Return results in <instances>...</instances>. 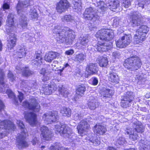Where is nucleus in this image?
I'll use <instances>...</instances> for the list:
<instances>
[{"instance_id":"nucleus-16","label":"nucleus","mask_w":150,"mask_h":150,"mask_svg":"<svg viewBox=\"0 0 150 150\" xmlns=\"http://www.w3.org/2000/svg\"><path fill=\"white\" fill-rule=\"evenodd\" d=\"M28 82L27 81H22L21 83V86L23 87V90L25 94H28L30 93L32 90L33 91H35V89L36 88V84L35 83L34 84L29 83L28 84Z\"/></svg>"},{"instance_id":"nucleus-62","label":"nucleus","mask_w":150,"mask_h":150,"mask_svg":"<svg viewBox=\"0 0 150 150\" xmlns=\"http://www.w3.org/2000/svg\"><path fill=\"white\" fill-rule=\"evenodd\" d=\"M124 142L125 141L124 139L122 138H119L117 141V142L120 145H123V144L124 143Z\"/></svg>"},{"instance_id":"nucleus-43","label":"nucleus","mask_w":150,"mask_h":150,"mask_svg":"<svg viewBox=\"0 0 150 150\" xmlns=\"http://www.w3.org/2000/svg\"><path fill=\"white\" fill-rule=\"evenodd\" d=\"M59 91L60 94L62 95L65 98L68 97L69 93L67 90L63 86L60 85L59 86Z\"/></svg>"},{"instance_id":"nucleus-6","label":"nucleus","mask_w":150,"mask_h":150,"mask_svg":"<svg viewBox=\"0 0 150 150\" xmlns=\"http://www.w3.org/2000/svg\"><path fill=\"white\" fill-rule=\"evenodd\" d=\"M95 5L99 8V11L100 13H104L107 11V7L112 11L116 9L120 6V2L118 0H111L105 4L104 2L100 1L97 2Z\"/></svg>"},{"instance_id":"nucleus-63","label":"nucleus","mask_w":150,"mask_h":150,"mask_svg":"<svg viewBox=\"0 0 150 150\" xmlns=\"http://www.w3.org/2000/svg\"><path fill=\"white\" fill-rule=\"evenodd\" d=\"M39 138L36 137H35L32 141L33 145H35L36 143H38Z\"/></svg>"},{"instance_id":"nucleus-40","label":"nucleus","mask_w":150,"mask_h":150,"mask_svg":"<svg viewBox=\"0 0 150 150\" xmlns=\"http://www.w3.org/2000/svg\"><path fill=\"white\" fill-rule=\"evenodd\" d=\"M17 50L18 51V54L19 58H21L25 56L26 55V50L24 46L23 45L22 46H18Z\"/></svg>"},{"instance_id":"nucleus-57","label":"nucleus","mask_w":150,"mask_h":150,"mask_svg":"<svg viewBox=\"0 0 150 150\" xmlns=\"http://www.w3.org/2000/svg\"><path fill=\"white\" fill-rule=\"evenodd\" d=\"M143 75H138L136 77V79L140 81L141 83L144 82L145 80V79L143 77Z\"/></svg>"},{"instance_id":"nucleus-45","label":"nucleus","mask_w":150,"mask_h":150,"mask_svg":"<svg viewBox=\"0 0 150 150\" xmlns=\"http://www.w3.org/2000/svg\"><path fill=\"white\" fill-rule=\"evenodd\" d=\"M86 91V88L83 84L79 85L76 90V93L80 96H82Z\"/></svg>"},{"instance_id":"nucleus-52","label":"nucleus","mask_w":150,"mask_h":150,"mask_svg":"<svg viewBox=\"0 0 150 150\" xmlns=\"http://www.w3.org/2000/svg\"><path fill=\"white\" fill-rule=\"evenodd\" d=\"M6 93L7 94L8 97L10 98L15 99V96L13 92L10 89H8L6 91Z\"/></svg>"},{"instance_id":"nucleus-30","label":"nucleus","mask_w":150,"mask_h":150,"mask_svg":"<svg viewBox=\"0 0 150 150\" xmlns=\"http://www.w3.org/2000/svg\"><path fill=\"white\" fill-rule=\"evenodd\" d=\"M58 54L55 52H50L46 54L45 56V61L51 62L57 57Z\"/></svg>"},{"instance_id":"nucleus-25","label":"nucleus","mask_w":150,"mask_h":150,"mask_svg":"<svg viewBox=\"0 0 150 150\" xmlns=\"http://www.w3.org/2000/svg\"><path fill=\"white\" fill-rule=\"evenodd\" d=\"M106 130L105 127L99 123L96 124L93 128L94 132L97 134L103 135Z\"/></svg>"},{"instance_id":"nucleus-56","label":"nucleus","mask_w":150,"mask_h":150,"mask_svg":"<svg viewBox=\"0 0 150 150\" xmlns=\"http://www.w3.org/2000/svg\"><path fill=\"white\" fill-rule=\"evenodd\" d=\"M120 53L118 52H115L112 53V57L113 59H118L120 57Z\"/></svg>"},{"instance_id":"nucleus-31","label":"nucleus","mask_w":150,"mask_h":150,"mask_svg":"<svg viewBox=\"0 0 150 150\" xmlns=\"http://www.w3.org/2000/svg\"><path fill=\"white\" fill-rule=\"evenodd\" d=\"M62 21L67 22H71L74 25H76L78 22L76 21L74 18L70 15H65L62 18Z\"/></svg>"},{"instance_id":"nucleus-58","label":"nucleus","mask_w":150,"mask_h":150,"mask_svg":"<svg viewBox=\"0 0 150 150\" xmlns=\"http://www.w3.org/2000/svg\"><path fill=\"white\" fill-rule=\"evenodd\" d=\"M92 81L91 84L94 86L97 85L98 83V80L97 78L93 77L91 79Z\"/></svg>"},{"instance_id":"nucleus-49","label":"nucleus","mask_w":150,"mask_h":150,"mask_svg":"<svg viewBox=\"0 0 150 150\" xmlns=\"http://www.w3.org/2000/svg\"><path fill=\"white\" fill-rule=\"evenodd\" d=\"M22 72L23 75L26 76H29L32 74L28 67L23 68Z\"/></svg>"},{"instance_id":"nucleus-14","label":"nucleus","mask_w":150,"mask_h":150,"mask_svg":"<svg viewBox=\"0 0 150 150\" xmlns=\"http://www.w3.org/2000/svg\"><path fill=\"white\" fill-rule=\"evenodd\" d=\"M130 17L131 24L133 27L139 25L144 21L140 13L137 12H133Z\"/></svg>"},{"instance_id":"nucleus-27","label":"nucleus","mask_w":150,"mask_h":150,"mask_svg":"<svg viewBox=\"0 0 150 150\" xmlns=\"http://www.w3.org/2000/svg\"><path fill=\"white\" fill-rule=\"evenodd\" d=\"M113 92L109 89H105L102 93V99L106 102L109 100V98L112 97Z\"/></svg>"},{"instance_id":"nucleus-15","label":"nucleus","mask_w":150,"mask_h":150,"mask_svg":"<svg viewBox=\"0 0 150 150\" xmlns=\"http://www.w3.org/2000/svg\"><path fill=\"white\" fill-rule=\"evenodd\" d=\"M89 125L85 120H82L77 127L78 133L81 135L85 134L89 130Z\"/></svg>"},{"instance_id":"nucleus-5","label":"nucleus","mask_w":150,"mask_h":150,"mask_svg":"<svg viewBox=\"0 0 150 150\" xmlns=\"http://www.w3.org/2000/svg\"><path fill=\"white\" fill-rule=\"evenodd\" d=\"M29 0H25L24 2L19 1L17 5L16 9L18 13H21L19 19V24L23 29H25L27 27V18L24 15V13L23 11V7L26 8L29 5Z\"/></svg>"},{"instance_id":"nucleus-54","label":"nucleus","mask_w":150,"mask_h":150,"mask_svg":"<svg viewBox=\"0 0 150 150\" xmlns=\"http://www.w3.org/2000/svg\"><path fill=\"white\" fill-rule=\"evenodd\" d=\"M8 76L10 80L11 81H13L16 79V77L14 76L12 72L10 71H8Z\"/></svg>"},{"instance_id":"nucleus-48","label":"nucleus","mask_w":150,"mask_h":150,"mask_svg":"<svg viewBox=\"0 0 150 150\" xmlns=\"http://www.w3.org/2000/svg\"><path fill=\"white\" fill-rule=\"evenodd\" d=\"M50 150H68V149L58 144L54 146H51L50 147Z\"/></svg>"},{"instance_id":"nucleus-7","label":"nucleus","mask_w":150,"mask_h":150,"mask_svg":"<svg viewBox=\"0 0 150 150\" xmlns=\"http://www.w3.org/2000/svg\"><path fill=\"white\" fill-rule=\"evenodd\" d=\"M124 66L131 71H134L139 69L142 65L140 59L137 56H133L125 60Z\"/></svg>"},{"instance_id":"nucleus-41","label":"nucleus","mask_w":150,"mask_h":150,"mask_svg":"<svg viewBox=\"0 0 150 150\" xmlns=\"http://www.w3.org/2000/svg\"><path fill=\"white\" fill-rule=\"evenodd\" d=\"M60 113L64 116L69 117L71 114V110L69 108L64 107L60 110Z\"/></svg>"},{"instance_id":"nucleus-23","label":"nucleus","mask_w":150,"mask_h":150,"mask_svg":"<svg viewBox=\"0 0 150 150\" xmlns=\"http://www.w3.org/2000/svg\"><path fill=\"white\" fill-rule=\"evenodd\" d=\"M1 128L14 130L15 127L13 123L10 121L6 120L1 121L0 120V129Z\"/></svg>"},{"instance_id":"nucleus-37","label":"nucleus","mask_w":150,"mask_h":150,"mask_svg":"<svg viewBox=\"0 0 150 150\" xmlns=\"http://www.w3.org/2000/svg\"><path fill=\"white\" fill-rule=\"evenodd\" d=\"M86 138V140L88 141L89 142L92 143L95 146H97L100 144V139L98 138L91 137H88Z\"/></svg>"},{"instance_id":"nucleus-3","label":"nucleus","mask_w":150,"mask_h":150,"mask_svg":"<svg viewBox=\"0 0 150 150\" xmlns=\"http://www.w3.org/2000/svg\"><path fill=\"white\" fill-rule=\"evenodd\" d=\"M54 130L56 133H59L65 137L68 138L71 142L79 141V140L76 137V135L72 132L71 129L66 125H61L59 124L55 125Z\"/></svg>"},{"instance_id":"nucleus-11","label":"nucleus","mask_w":150,"mask_h":150,"mask_svg":"<svg viewBox=\"0 0 150 150\" xmlns=\"http://www.w3.org/2000/svg\"><path fill=\"white\" fill-rule=\"evenodd\" d=\"M134 95L131 91L126 92L121 99V105L124 108H127L131 106L134 99Z\"/></svg>"},{"instance_id":"nucleus-17","label":"nucleus","mask_w":150,"mask_h":150,"mask_svg":"<svg viewBox=\"0 0 150 150\" xmlns=\"http://www.w3.org/2000/svg\"><path fill=\"white\" fill-rule=\"evenodd\" d=\"M98 70V68L95 64L90 63L86 67L85 77L88 78L89 76L96 74Z\"/></svg>"},{"instance_id":"nucleus-36","label":"nucleus","mask_w":150,"mask_h":150,"mask_svg":"<svg viewBox=\"0 0 150 150\" xmlns=\"http://www.w3.org/2000/svg\"><path fill=\"white\" fill-rule=\"evenodd\" d=\"M98 61L99 65L102 67H105L108 64V59L105 55L100 57Z\"/></svg>"},{"instance_id":"nucleus-21","label":"nucleus","mask_w":150,"mask_h":150,"mask_svg":"<svg viewBox=\"0 0 150 150\" xmlns=\"http://www.w3.org/2000/svg\"><path fill=\"white\" fill-rule=\"evenodd\" d=\"M40 131L41 134L45 140H50L51 139L53 134L47 127L44 126L41 127Z\"/></svg>"},{"instance_id":"nucleus-19","label":"nucleus","mask_w":150,"mask_h":150,"mask_svg":"<svg viewBox=\"0 0 150 150\" xmlns=\"http://www.w3.org/2000/svg\"><path fill=\"white\" fill-rule=\"evenodd\" d=\"M36 116L35 113L30 112L25 114V118L31 126H35L37 123Z\"/></svg>"},{"instance_id":"nucleus-22","label":"nucleus","mask_w":150,"mask_h":150,"mask_svg":"<svg viewBox=\"0 0 150 150\" xmlns=\"http://www.w3.org/2000/svg\"><path fill=\"white\" fill-rule=\"evenodd\" d=\"M57 87L55 84L50 85H46L42 88V93H44L45 95H48L51 94L52 92L56 91Z\"/></svg>"},{"instance_id":"nucleus-53","label":"nucleus","mask_w":150,"mask_h":150,"mask_svg":"<svg viewBox=\"0 0 150 150\" xmlns=\"http://www.w3.org/2000/svg\"><path fill=\"white\" fill-rule=\"evenodd\" d=\"M82 117V115L79 112L74 113L73 115V118L75 120H76L80 119Z\"/></svg>"},{"instance_id":"nucleus-9","label":"nucleus","mask_w":150,"mask_h":150,"mask_svg":"<svg viewBox=\"0 0 150 150\" xmlns=\"http://www.w3.org/2000/svg\"><path fill=\"white\" fill-rule=\"evenodd\" d=\"M83 18L85 19L91 21L95 24L99 21L98 16L96 14L95 9L91 7L86 9L83 13Z\"/></svg>"},{"instance_id":"nucleus-38","label":"nucleus","mask_w":150,"mask_h":150,"mask_svg":"<svg viewBox=\"0 0 150 150\" xmlns=\"http://www.w3.org/2000/svg\"><path fill=\"white\" fill-rule=\"evenodd\" d=\"M149 30V28L147 26L142 25L139 27L136 32L146 37Z\"/></svg>"},{"instance_id":"nucleus-10","label":"nucleus","mask_w":150,"mask_h":150,"mask_svg":"<svg viewBox=\"0 0 150 150\" xmlns=\"http://www.w3.org/2000/svg\"><path fill=\"white\" fill-rule=\"evenodd\" d=\"M23 107L31 110L35 112H38L40 109V106L37 100L33 96H30L28 102L25 101L23 103Z\"/></svg>"},{"instance_id":"nucleus-44","label":"nucleus","mask_w":150,"mask_h":150,"mask_svg":"<svg viewBox=\"0 0 150 150\" xmlns=\"http://www.w3.org/2000/svg\"><path fill=\"white\" fill-rule=\"evenodd\" d=\"M29 16L33 21L37 19L38 17L36 10L34 8H32L30 9L29 12Z\"/></svg>"},{"instance_id":"nucleus-13","label":"nucleus","mask_w":150,"mask_h":150,"mask_svg":"<svg viewBox=\"0 0 150 150\" xmlns=\"http://www.w3.org/2000/svg\"><path fill=\"white\" fill-rule=\"evenodd\" d=\"M132 37L130 34H125L121 38L116 42L117 47L124 48L129 45L132 41Z\"/></svg>"},{"instance_id":"nucleus-32","label":"nucleus","mask_w":150,"mask_h":150,"mask_svg":"<svg viewBox=\"0 0 150 150\" xmlns=\"http://www.w3.org/2000/svg\"><path fill=\"white\" fill-rule=\"evenodd\" d=\"M108 80L110 82L115 83L119 82V79L118 76L115 73L110 72L108 75Z\"/></svg>"},{"instance_id":"nucleus-47","label":"nucleus","mask_w":150,"mask_h":150,"mask_svg":"<svg viewBox=\"0 0 150 150\" xmlns=\"http://www.w3.org/2000/svg\"><path fill=\"white\" fill-rule=\"evenodd\" d=\"M150 3V0H138V5L142 8H144L145 5Z\"/></svg>"},{"instance_id":"nucleus-8","label":"nucleus","mask_w":150,"mask_h":150,"mask_svg":"<svg viewBox=\"0 0 150 150\" xmlns=\"http://www.w3.org/2000/svg\"><path fill=\"white\" fill-rule=\"evenodd\" d=\"M95 36L102 41H110L112 40L114 37L113 31L110 29H103L96 33Z\"/></svg>"},{"instance_id":"nucleus-24","label":"nucleus","mask_w":150,"mask_h":150,"mask_svg":"<svg viewBox=\"0 0 150 150\" xmlns=\"http://www.w3.org/2000/svg\"><path fill=\"white\" fill-rule=\"evenodd\" d=\"M132 128L128 127L125 130V134L129 135L130 139L135 141L137 140L139 138V136L137 134L136 132H135Z\"/></svg>"},{"instance_id":"nucleus-20","label":"nucleus","mask_w":150,"mask_h":150,"mask_svg":"<svg viewBox=\"0 0 150 150\" xmlns=\"http://www.w3.org/2000/svg\"><path fill=\"white\" fill-rule=\"evenodd\" d=\"M105 44L104 42L99 41L97 45L95 46V47L97 50L99 52H106L112 48V44L111 42L108 45Z\"/></svg>"},{"instance_id":"nucleus-2","label":"nucleus","mask_w":150,"mask_h":150,"mask_svg":"<svg viewBox=\"0 0 150 150\" xmlns=\"http://www.w3.org/2000/svg\"><path fill=\"white\" fill-rule=\"evenodd\" d=\"M14 14L12 13H9L8 15L5 27L6 31L9 33V35L7 44L8 50H11L16 45V38L14 34L16 31V26L14 23Z\"/></svg>"},{"instance_id":"nucleus-35","label":"nucleus","mask_w":150,"mask_h":150,"mask_svg":"<svg viewBox=\"0 0 150 150\" xmlns=\"http://www.w3.org/2000/svg\"><path fill=\"white\" fill-rule=\"evenodd\" d=\"M86 58V55L82 53H81L76 54L74 57L73 60L78 63H81L83 62Z\"/></svg>"},{"instance_id":"nucleus-4","label":"nucleus","mask_w":150,"mask_h":150,"mask_svg":"<svg viewBox=\"0 0 150 150\" xmlns=\"http://www.w3.org/2000/svg\"><path fill=\"white\" fill-rule=\"evenodd\" d=\"M16 123L21 129V133L18 134L17 137V145L19 148L28 147V145L25 140L27 131L24 125L23 122L20 120H17Z\"/></svg>"},{"instance_id":"nucleus-55","label":"nucleus","mask_w":150,"mask_h":150,"mask_svg":"<svg viewBox=\"0 0 150 150\" xmlns=\"http://www.w3.org/2000/svg\"><path fill=\"white\" fill-rule=\"evenodd\" d=\"M120 19L118 17L115 18L113 20V25L115 26L116 27L117 26L120 24Z\"/></svg>"},{"instance_id":"nucleus-59","label":"nucleus","mask_w":150,"mask_h":150,"mask_svg":"<svg viewBox=\"0 0 150 150\" xmlns=\"http://www.w3.org/2000/svg\"><path fill=\"white\" fill-rule=\"evenodd\" d=\"M71 67L70 65L67 63H64L62 69H60L59 71L61 72H62L65 69L69 68Z\"/></svg>"},{"instance_id":"nucleus-51","label":"nucleus","mask_w":150,"mask_h":150,"mask_svg":"<svg viewBox=\"0 0 150 150\" xmlns=\"http://www.w3.org/2000/svg\"><path fill=\"white\" fill-rule=\"evenodd\" d=\"M132 0H122V5L126 8H128L131 4V2Z\"/></svg>"},{"instance_id":"nucleus-33","label":"nucleus","mask_w":150,"mask_h":150,"mask_svg":"<svg viewBox=\"0 0 150 150\" xmlns=\"http://www.w3.org/2000/svg\"><path fill=\"white\" fill-rule=\"evenodd\" d=\"M139 148L141 150H148L150 149V141L141 140L139 143Z\"/></svg>"},{"instance_id":"nucleus-29","label":"nucleus","mask_w":150,"mask_h":150,"mask_svg":"<svg viewBox=\"0 0 150 150\" xmlns=\"http://www.w3.org/2000/svg\"><path fill=\"white\" fill-rule=\"evenodd\" d=\"M146 37L136 32L134 35V40L135 44H141L145 40Z\"/></svg>"},{"instance_id":"nucleus-60","label":"nucleus","mask_w":150,"mask_h":150,"mask_svg":"<svg viewBox=\"0 0 150 150\" xmlns=\"http://www.w3.org/2000/svg\"><path fill=\"white\" fill-rule=\"evenodd\" d=\"M74 53V50L72 49L68 50L65 52V54L67 55H71Z\"/></svg>"},{"instance_id":"nucleus-39","label":"nucleus","mask_w":150,"mask_h":150,"mask_svg":"<svg viewBox=\"0 0 150 150\" xmlns=\"http://www.w3.org/2000/svg\"><path fill=\"white\" fill-rule=\"evenodd\" d=\"M42 56L40 54H38L36 55L35 59L32 61V63L33 65H36L39 66L42 63Z\"/></svg>"},{"instance_id":"nucleus-18","label":"nucleus","mask_w":150,"mask_h":150,"mask_svg":"<svg viewBox=\"0 0 150 150\" xmlns=\"http://www.w3.org/2000/svg\"><path fill=\"white\" fill-rule=\"evenodd\" d=\"M69 6V4L67 0H60L58 3L56 9L59 13L64 12Z\"/></svg>"},{"instance_id":"nucleus-50","label":"nucleus","mask_w":150,"mask_h":150,"mask_svg":"<svg viewBox=\"0 0 150 150\" xmlns=\"http://www.w3.org/2000/svg\"><path fill=\"white\" fill-rule=\"evenodd\" d=\"M4 72L3 71L2 69H0V84L4 87L5 86L4 81Z\"/></svg>"},{"instance_id":"nucleus-64","label":"nucleus","mask_w":150,"mask_h":150,"mask_svg":"<svg viewBox=\"0 0 150 150\" xmlns=\"http://www.w3.org/2000/svg\"><path fill=\"white\" fill-rule=\"evenodd\" d=\"M2 7L3 10H4L5 9H8L9 8V5L6 3H4Z\"/></svg>"},{"instance_id":"nucleus-46","label":"nucleus","mask_w":150,"mask_h":150,"mask_svg":"<svg viewBox=\"0 0 150 150\" xmlns=\"http://www.w3.org/2000/svg\"><path fill=\"white\" fill-rule=\"evenodd\" d=\"M73 4V7L75 9H77L79 11V9L80 10L82 8L81 0H74Z\"/></svg>"},{"instance_id":"nucleus-61","label":"nucleus","mask_w":150,"mask_h":150,"mask_svg":"<svg viewBox=\"0 0 150 150\" xmlns=\"http://www.w3.org/2000/svg\"><path fill=\"white\" fill-rule=\"evenodd\" d=\"M19 95L18 96V97L20 102H21L22 100H23V94L19 91H18Z\"/></svg>"},{"instance_id":"nucleus-34","label":"nucleus","mask_w":150,"mask_h":150,"mask_svg":"<svg viewBox=\"0 0 150 150\" xmlns=\"http://www.w3.org/2000/svg\"><path fill=\"white\" fill-rule=\"evenodd\" d=\"M40 73L43 75L42 80L43 81H46L49 79L50 72L47 68H42Z\"/></svg>"},{"instance_id":"nucleus-12","label":"nucleus","mask_w":150,"mask_h":150,"mask_svg":"<svg viewBox=\"0 0 150 150\" xmlns=\"http://www.w3.org/2000/svg\"><path fill=\"white\" fill-rule=\"evenodd\" d=\"M58 114L57 112H50L44 114L42 119L45 123L51 124L58 120L59 118Z\"/></svg>"},{"instance_id":"nucleus-28","label":"nucleus","mask_w":150,"mask_h":150,"mask_svg":"<svg viewBox=\"0 0 150 150\" xmlns=\"http://www.w3.org/2000/svg\"><path fill=\"white\" fill-rule=\"evenodd\" d=\"M80 44L83 48L88 47V43L90 40V36L88 35L83 36L81 35L79 38Z\"/></svg>"},{"instance_id":"nucleus-1","label":"nucleus","mask_w":150,"mask_h":150,"mask_svg":"<svg viewBox=\"0 0 150 150\" xmlns=\"http://www.w3.org/2000/svg\"><path fill=\"white\" fill-rule=\"evenodd\" d=\"M54 27L53 32L57 34L56 39L57 42L59 43L65 42L67 45L72 44L76 36L74 31L67 27L60 26L58 25H54Z\"/></svg>"},{"instance_id":"nucleus-26","label":"nucleus","mask_w":150,"mask_h":150,"mask_svg":"<svg viewBox=\"0 0 150 150\" xmlns=\"http://www.w3.org/2000/svg\"><path fill=\"white\" fill-rule=\"evenodd\" d=\"M88 108L92 110H95L98 105V103L96 97L90 96L88 103Z\"/></svg>"},{"instance_id":"nucleus-42","label":"nucleus","mask_w":150,"mask_h":150,"mask_svg":"<svg viewBox=\"0 0 150 150\" xmlns=\"http://www.w3.org/2000/svg\"><path fill=\"white\" fill-rule=\"evenodd\" d=\"M134 127L133 129L137 133L138 132L142 133L144 131V127L141 123L139 122L137 124H134Z\"/></svg>"}]
</instances>
